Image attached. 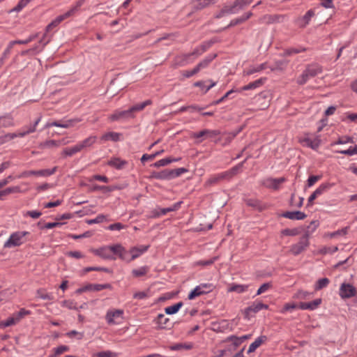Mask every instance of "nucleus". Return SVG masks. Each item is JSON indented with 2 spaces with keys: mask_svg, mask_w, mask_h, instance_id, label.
<instances>
[{
  "mask_svg": "<svg viewBox=\"0 0 357 357\" xmlns=\"http://www.w3.org/2000/svg\"><path fill=\"white\" fill-rule=\"evenodd\" d=\"M318 226L319 222L317 220H313L310 222V225L307 227V230L300 238L299 241L291 246L290 252L294 255H299L308 247L310 234L314 231Z\"/></svg>",
  "mask_w": 357,
  "mask_h": 357,
  "instance_id": "obj_1",
  "label": "nucleus"
},
{
  "mask_svg": "<svg viewBox=\"0 0 357 357\" xmlns=\"http://www.w3.org/2000/svg\"><path fill=\"white\" fill-rule=\"evenodd\" d=\"M322 73V67L318 63H312L306 66L305 70L302 75L298 78L297 83L303 85L307 82L310 78L314 77L317 75Z\"/></svg>",
  "mask_w": 357,
  "mask_h": 357,
  "instance_id": "obj_2",
  "label": "nucleus"
},
{
  "mask_svg": "<svg viewBox=\"0 0 357 357\" xmlns=\"http://www.w3.org/2000/svg\"><path fill=\"white\" fill-rule=\"evenodd\" d=\"M29 234V231L14 232L11 234L9 238L4 243L3 247L10 248L21 245L25 242L24 238Z\"/></svg>",
  "mask_w": 357,
  "mask_h": 357,
  "instance_id": "obj_3",
  "label": "nucleus"
},
{
  "mask_svg": "<svg viewBox=\"0 0 357 357\" xmlns=\"http://www.w3.org/2000/svg\"><path fill=\"white\" fill-rule=\"evenodd\" d=\"M120 248V244H116L111 246H105L97 250H94L95 255L102 257L105 259H114V255H116L119 252L118 249Z\"/></svg>",
  "mask_w": 357,
  "mask_h": 357,
  "instance_id": "obj_4",
  "label": "nucleus"
},
{
  "mask_svg": "<svg viewBox=\"0 0 357 357\" xmlns=\"http://www.w3.org/2000/svg\"><path fill=\"white\" fill-rule=\"evenodd\" d=\"M214 286L211 283H202L192 289L188 296L189 300H192L197 296L207 294L213 291Z\"/></svg>",
  "mask_w": 357,
  "mask_h": 357,
  "instance_id": "obj_5",
  "label": "nucleus"
},
{
  "mask_svg": "<svg viewBox=\"0 0 357 357\" xmlns=\"http://www.w3.org/2000/svg\"><path fill=\"white\" fill-rule=\"evenodd\" d=\"M357 290L352 284L342 283L340 287L339 294L342 299L350 298L356 296Z\"/></svg>",
  "mask_w": 357,
  "mask_h": 357,
  "instance_id": "obj_6",
  "label": "nucleus"
},
{
  "mask_svg": "<svg viewBox=\"0 0 357 357\" xmlns=\"http://www.w3.org/2000/svg\"><path fill=\"white\" fill-rule=\"evenodd\" d=\"M57 169V167H54L52 169H45L40 170H30L24 171L20 176V178L27 177L29 176H48L54 174Z\"/></svg>",
  "mask_w": 357,
  "mask_h": 357,
  "instance_id": "obj_7",
  "label": "nucleus"
},
{
  "mask_svg": "<svg viewBox=\"0 0 357 357\" xmlns=\"http://www.w3.org/2000/svg\"><path fill=\"white\" fill-rule=\"evenodd\" d=\"M255 101L258 104L259 109H264L269 106L271 93L268 91H264L255 97Z\"/></svg>",
  "mask_w": 357,
  "mask_h": 357,
  "instance_id": "obj_8",
  "label": "nucleus"
},
{
  "mask_svg": "<svg viewBox=\"0 0 357 357\" xmlns=\"http://www.w3.org/2000/svg\"><path fill=\"white\" fill-rule=\"evenodd\" d=\"M286 181L285 178L281 177L278 178H266L261 181V184L270 189L277 190L280 188V185Z\"/></svg>",
  "mask_w": 357,
  "mask_h": 357,
  "instance_id": "obj_9",
  "label": "nucleus"
},
{
  "mask_svg": "<svg viewBox=\"0 0 357 357\" xmlns=\"http://www.w3.org/2000/svg\"><path fill=\"white\" fill-rule=\"evenodd\" d=\"M84 0L77 1L76 2L75 5L73 6L69 10L66 12L64 14L56 17V19L54 20L56 21V22L59 24L65 19H67V18L73 16V15H75L78 11L79 8L82 6V4L84 3Z\"/></svg>",
  "mask_w": 357,
  "mask_h": 357,
  "instance_id": "obj_10",
  "label": "nucleus"
},
{
  "mask_svg": "<svg viewBox=\"0 0 357 357\" xmlns=\"http://www.w3.org/2000/svg\"><path fill=\"white\" fill-rule=\"evenodd\" d=\"M268 308V305L266 304H264L261 302L257 303H254L250 306L246 307L244 310V318L246 319H250L251 313H257L262 309L267 310Z\"/></svg>",
  "mask_w": 357,
  "mask_h": 357,
  "instance_id": "obj_11",
  "label": "nucleus"
},
{
  "mask_svg": "<svg viewBox=\"0 0 357 357\" xmlns=\"http://www.w3.org/2000/svg\"><path fill=\"white\" fill-rule=\"evenodd\" d=\"M245 204L259 211H262L267 209L269 205L266 203H263L261 201L256 199H248L245 200Z\"/></svg>",
  "mask_w": 357,
  "mask_h": 357,
  "instance_id": "obj_12",
  "label": "nucleus"
},
{
  "mask_svg": "<svg viewBox=\"0 0 357 357\" xmlns=\"http://www.w3.org/2000/svg\"><path fill=\"white\" fill-rule=\"evenodd\" d=\"M220 134V131L218 130L204 129L198 132L192 133V137L195 139H199L202 137L212 138L217 135H219Z\"/></svg>",
  "mask_w": 357,
  "mask_h": 357,
  "instance_id": "obj_13",
  "label": "nucleus"
},
{
  "mask_svg": "<svg viewBox=\"0 0 357 357\" xmlns=\"http://www.w3.org/2000/svg\"><path fill=\"white\" fill-rule=\"evenodd\" d=\"M133 117L134 115L131 114L130 109H128L123 111H116L114 114L109 116V119L112 121H116L120 119H126Z\"/></svg>",
  "mask_w": 357,
  "mask_h": 357,
  "instance_id": "obj_14",
  "label": "nucleus"
},
{
  "mask_svg": "<svg viewBox=\"0 0 357 357\" xmlns=\"http://www.w3.org/2000/svg\"><path fill=\"white\" fill-rule=\"evenodd\" d=\"M284 16L282 15H265L261 18V21L268 24L280 23L283 21Z\"/></svg>",
  "mask_w": 357,
  "mask_h": 357,
  "instance_id": "obj_15",
  "label": "nucleus"
},
{
  "mask_svg": "<svg viewBox=\"0 0 357 357\" xmlns=\"http://www.w3.org/2000/svg\"><path fill=\"white\" fill-rule=\"evenodd\" d=\"M215 3V0H192V9L194 11L202 10L211 4Z\"/></svg>",
  "mask_w": 357,
  "mask_h": 357,
  "instance_id": "obj_16",
  "label": "nucleus"
},
{
  "mask_svg": "<svg viewBox=\"0 0 357 357\" xmlns=\"http://www.w3.org/2000/svg\"><path fill=\"white\" fill-rule=\"evenodd\" d=\"M150 245H140L138 247H132L130 249V259H135L139 257L142 254L146 252Z\"/></svg>",
  "mask_w": 357,
  "mask_h": 357,
  "instance_id": "obj_17",
  "label": "nucleus"
},
{
  "mask_svg": "<svg viewBox=\"0 0 357 357\" xmlns=\"http://www.w3.org/2000/svg\"><path fill=\"white\" fill-rule=\"evenodd\" d=\"M282 216L290 220H303L307 217V215L300 211H286L282 214Z\"/></svg>",
  "mask_w": 357,
  "mask_h": 357,
  "instance_id": "obj_18",
  "label": "nucleus"
},
{
  "mask_svg": "<svg viewBox=\"0 0 357 357\" xmlns=\"http://www.w3.org/2000/svg\"><path fill=\"white\" fill-rule=\"evenodd\" d=\"M123 314L122 310H110L107 312L105 318L109 324H116L114 319L122 317Z\"/></svg>",
  "mask_w": 357,
  "mask_h": 357,
  "instance_id": "obj_19",
  "label": "nucleus"
},
{
  "mask_svg": "<svg viewBox=\"0 0 357 357\" xmlns=\"http://www.w3.org/2000/svg\"><path fill=\"white\" fill-rule=\"evenodd\" d=\"M97 141V137L92 135L77 144L80 151L91 148Z\"/></svg>",
  "mask_w": 357,
  "mask_h": 357,
  "instance_id": "obj_20",
  "label": "nucleus"
},
{
  "mask_svg": "<svg viewBox=\"0 0 357 357\" xmlns=\"http://www.w3.org/2000/svg\"><path fill=\"white\" fill-rule=\"evenodd\" d=\"M321 303V298H317L311 302L304 303L301 302L298 305V308L301 310H315L319 307V305Z\"/></svg>",
  "mask_w": 357,
  "mask_h": 357,
  "instance_id": "obj_21",
  "label": "nucleus"
},
{
  "mask_svg": "<svg viewBox=\"0 0 357 357\" xmlns=\"http://www.w3.org/2000/svg\"><path fill=\"white\" fill-rule=\"evenodd\" d=\"M149 178L160 180H171L169 169H165L160 172H152Z\"/></svg>",
  "mask_w": 357,
  "mask_h": 357,
  "instance_id": "obj_22",
  "label": "nucleus"
},
{
  "mask_svg": "<svg viewBox=\"0 0 357 357\" xmlns=\"http://www.w3.org/2000/svg\"><path fill=\"white\" fill-rule=\"evenodd\" d=\"M79 121L77 119H70L65 121H53L50 123H48L47 125V127L50 126H56V127H60L63 128H68L73 126V123L75 122H78Z\"/></svg>",
  "mask_w": 357,
  "mask_h": 357,
  "instance_id": "obj_23",
  "label": "nucleus"
},
{
  "mask_svg": "<svg viewBox=\"0 0 357 357\" xmlns=\"http://www.w3.org/2000/svg\"><path fill=\"white\" fill-rule=\"evenodd\" d=\"M266 80V78H260L259 79L255 80V82H250L247 85H245L240 89L237 90L238 92L242 91H248L251 89H255L262 86Z\"/></svg>",
  "mask_w": 357,
  "mask_h": 357,
  "instance_id": "obj_24",
  "label": "nucleus"
},
{
  "mask_svg": "<svg viewBox=\"0 0 357 357\" xmlns=\"http://www.w3.org/2000/svg\"><path fill=\"white\" fill-rule=\"evenodd\" d=\"M154 321L158 325V329H163L166 328L168 326V323L169 322V319L165 317V316L163 314H159Z\"/></svg>",
  "mask_w": 357,
  "mask_h": 357,
  "instance_id": "obj_25",
  "label": "nucleus"
},
{
  "mask_svg": "<svg viewBox=\"0 0 357 357\" xmlns=\"http://www.w3.org/2000/svg\"><path fill=\"white\" fill-rule=\"evenodd\" d=\"M267 340V337L266 335H261L257 337L249 347L248 350V353L254 352L259 347L261 346L262 343Z\"/></svg>",
  "mask_w": 357,
  "mask_h": 357,
  "instance_id": "obj_26",
  "label": "nucleus"
},
{
  "mask_svg": "<svg viewBox=\"0 0 357 357\" xmlns=\"http://www.w3.org/2000/svg\"><path fill=\"white\" fill-rule=\"evenodd\" d=\"M126 164H127V162L126 160H122L119 158H112L107 162V165L109 166L115 167L117 169H123Z\"/></svg>",
  "mask_w": 357,
  "mask_h": 357,
  "instance_id": "obj_27",
  "label": "nucleus"
},
{
  "mask_svg": "<svg viewBox=\"0 0 357 357\" xmlns=\"http://www.w3.org/2000/svg\"><path fill=\"white\" fill-rule=\"evenodd\" d=\"M180 160H181V158H172V157L166 158H163V159H161V160L155 162V163L151 165V166H153L155 167H163V166H166L173 162L179 161Z\"/></svg>",
  "mask_w": 357,
  "mask_h": 357,
  "instance_id": "obj_28",
  "label": "nucleus"
},
{
  "mask_svg": "<svg viewBox=\"0 0 357 357\" xmlns=\"http://www.w3.org/2000/svg\"><path fill=\"white\" fill-rule=\"evenodd\" d=\"M237 13V10L235 9L234 5L229 6H225L220 10V11L215 15L216 18H221L227 14H235Z\"/></svg>",
  "mask_w": 357,
  "mask_h": 357,
  "instance_id": "obj_29",
  "label": "nucleus"
},
{
  "mask_svg": "<svg viewBox=\"0 0 357 357\" xmlns=\"http://www.w3.org/2000/svg\"><path fill=\"white\" fill-rule=\"evenodd\" d=\"M252 15V13L248 12L245 13L241 17L232 20L227 27H231L237 24H241L248 20Z\"/></svg>",
  "mask_w": 357,
  "mask_h": 357,
  "instance_id": "obj_30",
  "label": "nucleus"
},
{
  "mask_svg": "<svg viewBox=\"0 0 357 357\" xmlns=\"http://www.w3.org/2000/svg\"><path fill=\"white\" fill-rule=\"evenodd\" d=\"M118 250L119 252H116V255L121 259L128 263L133 261V259H130V253L129 251H127L121 245H120V248L119 250L118 249Z\"/></svg>",
  "mask_w": 357,
  "mask_h": 357,
  "instance_id": "obj_31",
  "label": "nucleus"
},
{
  "mask_svg": "<svg viewBox=\"0 0 357 357\" xmlns=\"http://www.w3.org/2000/svg\"><path fill=\"white\" fill-rule=\"evenodd\" d=\"M217 56L216 54H210L207 56L204 59L200 61L196 66L200 71L202 69L206 68L209 63Z\"/></svg>",
  "mask_w": 357,
  "mask_h": 357,
  "instance_id": "obj_32",
  "label": "nucleus"
},
{
  "mask_svg": "<svg viewBox=\"0 0 357 357\" xmlns=\"http://www.w3.org/2000/svg\"><path fill=\"white\" fill-rule=\"evenodd\" d=\"M152 104V101L151 100H146L143 102L136 104L131 107L129 109L131 114H133L135 112H139L143 110L146 106L151 105Z\"/></svg>",
  "mask_w": 357,
  "mask_h": 357,
  "instance_id": "obj_33",
  "label": "nucleus"
},
{
  "mask_svg": "<svg viewBox=\"0 0 357 357\" xmlns=\"http://www.w3.org/2000/svg\"><path fill=\"white\" fill-rule=\"evenodd\" d=\"M303 142L307 146L310 147L314 150L317 149L320 145V139L318 138L310 139L309 137H305Z\"/></svg>",
  "mask_w": 357,
  "mask_h": 357,
  "instance_id": "obj_34",
  "label": "nucleus"
},
{
  "mask_svg": "<svg viewBox=\"0 0 357 357\" xmlns=\"http://www.w3.org/2000/svg\"><path fill=\"white\" fill-rule=\"evenodd\" d=\"M20 192L19 186L9 187L4 190H0V200L3 199V197L7 196L12 193H17Z\"/></svg>",
  "mask_w": 357,
  "mask_h": 357,
  "instance_id": "obj_35",
  "label": "nucleus"
},
{
  "mask_svg": "<svg viewBox=\"0 0 357 357\" xmlns=\"http://www.w3.org/2000/svg\"><path fill=\"white\" fill-rule=\"evenodd\" d=\"M252 0H235L233 5L237 13L251 3Z\"/></svg>",
  "mask_w": 357,
  "mask_h": 357,
  "instance_id": "obj_36",
  "label": "nucleus"
},
{
  "mask_svg": "<svg viewBox=\"0 0 357 357\" xmlns=\"http://www.w3.org/2000/svg\"><path fill=\"white\" fill-rule=\"evenodd\" d=\"M248 284H232L229 289V292H237V293H243L248 290Z\"/></svg>",
  "mask_w": 357,
  "mask_h": 357,
  "instance_id": "obj_37",
  "label": "nucleus"
},
{
  "mask_svg": "<svg viewBox=\"0 0 357 357\" xmlns=\"http://www.w3.org/2000/svg\"><path fill=\"white\" fill-rule=\"evenodd\" d=\"M149 271V267L147 266H142L137 269L132 271V275L135 278H139L145 275Z\"/></svg>",
  "mask_w": 357,
  "mask_h": 357,
  "instance_id": "obj_38",
  "label": "nucleus"
},
{
  "mask_svg": "<svg viewBox=\"0 0 357 357\" xmlns=\"http://www.w3.org/2000/svg\"><path fill=\"white\" fill-rule=\"evenodd\" d=\"M120 133L114 132H109L103 135L101 137L102 140H112L113 142H118L120 139Z\"/></svg>",
  "mask_w": 357,
  "mask_h": 357,
  "instance_id": "obj_39",
  "label": "nucleus"
},
{
  "mask_svg": "<svg viewBox=\"0 0 357 357\" xmlns=\"http://www.w3.org/2000/svg\"><path fill=\"white\" fill-rule=\"evenodd\" d=\"M182 306H183V302H178L173 305L167 307L165 309V313L167 314H176Z\"/></svg>",
  "mask_w": 357,
  "mask_h": 357,
  "instance_id": "obj_40",
  "label": "nucleus"
},
{
  "mask_svg": "<svg viewBox=\"0 0 357 357\" xmlns=\"http://www.w3.org/2000/svg\"><path fill=\"white\" fill-rule=\"evenodd\" d=\"M224 342H231L233 345V350H235L240 344H242L241 339L235 335H230L227 337ZM232 350V349H231Z\"/></svg>",
  "mask_w": 357,
  "mask_h": 357,
  "instance_id": "obj_41",
  "label": "nucleus"
},
{
  "mask_svg": "<svg viewBox=\"0 0 357 357\" xmlns=\"http://www.w3.org/2000/svg\"><path fill=\"white\" fill-rule=\"evenodd\" d=\"M90 291H100L105 289H111L112 286L110 284H89Z\"/></svg>",
  "mask_w": 357,
  "mask_h": 357,
  "instance_id": "obj_42",
  "label": "nucleus"
},
{
  "mask_svg": "<svg viewBox=\"0 0 357 357\" xmlns=\"http://www.w3.org/2000/svg\"><path fill=\"white\" fill-rule=\"evenodd\" d=\"M188 172V169L185 167L177 168L174 169H169L170 178L173 179L174 178L178 177L183 173H186Z\"/></svg>",
  "mask_w": 357,
  "mask_h": 357,
  "instance_id": "obj_43",
  "label": "nucleus"
},
{
  "mask_svg": "<svg viewBox=\"0 0 357 357\" xmlns=\"http://www.w3.org/2000/svg\"><path fill=\"white\" fill-rule=\"evenodd\" d=\"M37 296L43 300L52 301L54 299V296L52 294L47 293L45 289H40L36 292Z\"/></svg>",
  "mask_w": 357,
  "mask_h": 357,
  "instance_id": "obj_44",
  "label": "nucleus"
},
{
  "mask_svg": "<svg viewBox=\"0 0 357 357\" xmlns=\"http://www.w3.org/2000/svg\"><path fill=\"white\" fill-rule=\"evenodd\" d=\"M329 282H330V280L327 278H321V279L318 280V281L317 282L315 287H314V289L316 291L321 290V289L326 287L328 286V284H329Z\"/></svg>",
  "mask_w": 357,
  "mask_h": 357,
  "instance_id": "obj_45",
  "label": "nucleus"
},
{
  "mask_svg": "<svg viewBox=\"0 0 357 357\" xmlns=\"http://www.w3.org/2000/svg\"><path fill=\"white\" fill-rule=\"evenodd\" d=\"M31 0H20L17 5L14 7L13 9L8 11L9 13L13 12H20L21 11Z\"/></svg>",
  "mask_w": 357,
  "mask_h": 357,
  "instance_id": "obj_46",
  "label": "nucleus"
},
{
  "mask_svg": "<svg viewBox=\"0 0 357 357\" xmlns=\"http://www.w3.org/2000/svg\"><path fill=\"white\" fill-rule=\"evenodd\" d=\"M59 24L56 22V21L54 20L51 23H50L45 28V33L43 36V38L41 39L40 43L44 42V45H46L49 43L50 39H47V40H45V37H46L47 33L52 30L53 28L57 26Z\"/></svg>",
  "mask_w": 357,
  "mask_h": 357,
  "instance_id": "obj_47",
  "label": "nucleus"
},
{
  "mask_svg": "<svg viewBox=\"0 0 357 357\" xmlns=\"http://www.w3.org/2000/svg\"><path fill=\"white\" fill-rule=\"evenodd\" d=\"M331 187V184L330 183H322L319 185L318 188L316 189V190L313 192L314 195L317 197L318 196L323 194L324 192H326L327 190H328Z\"/></svg>",
  "mask_w": 357,
  "mask_h": 357,
  "instance_id": "obj_48",
  "label": "nucleus"
},
{
  "mask_svg": "<svg viewBox=\"0 0 357 357\" xmlns=\"http://www.w3.org/2000/svg\"><path fill=\"white\" fill-rule=\"evenodd\" d=\"M301 231V230L300 228L284 229L282 230L281 234L284 236H294L298 235Z\"/></svg>",
  "mask_w": 357,
  "mask_h": 357,
  "instance_id": "obj_49",
  "label": "nucleus"
},
{
  "mask_svg": "<svg viewBox=\"0 0 357 357\" xmlns=\"http://www.w3.org/2000/svg\"><path fill=\"white\" fill-rule=\"evenodd\" d=\"M181 202L175 203L172 206L164 208H160L161 215H164L169 212L178 210L181 206Z\"/></svg>",
  "mask_w": 357,
  "mask_h": 357,
  "instance_id": "obj_50",
  "label": "nucleus"
},
{
  "mask_svg": "<svg viewBox=\"0 0 357 357\" xmlns=\"http://www.w3.org/2000/svg\"><path fill=\"white\" fill-rule=\"evenodd\" d=\"M81 151L78 147V146L76 144L73 147L70 148H66L63 151V154L66 156H72L74 154Z\"/></svg>",
  "mask_w": 357,
  "mask_h": 357,
  "instance_id": "obj_51",
  "label": "nucleus"
},
{
  "mask_svg": "<svg viewBox=\"0 0 357 357\" xmlns=\"http://www.w3.org/2000/svg\"><path fill=\"white\" fill-rule=\"evenodd\" d=\"M266 63H264L260 64L257 67H255V68H252L249 69L248 70H247L245 72V74L247 75H250L254 74L255 73L260 72V71L266 69Z\"/></svg>",
  "mask_w": 357,
  "mask_h": 357,
  "instance_id": "obj_52",
  "label": "nucleus"
},
{
  "mask_svg": "<svg viewBox=\"0 0 357 357\" xmlns=\"http://www.w3.org/2000/svg\"><path fill=\"white\" fill-rule=\"evenodd\" d=\"M63 224V223L57 221V222H48V223H47V224H45L44 225H42L41 222H39L38 223V225L40 227V229H52V228H54V227H56L61 226Z\"/></svg>",
  "mask_w": 357,
  "mask_h": 357,
  "instance_id": "obj_53",
  "label": "nucleus"
},
{
  "mask_svg": "<svg viewBox=\"0 0 357 357\" xmlns=\"http://www.w3.org/2000/svg\"><path fill=\"white\" fill-rule=\"evenodd\" d=\"M336 153L348 155H352L354 154H357V145H356L354 147H350L349 149L347 150H341V151H336Z\"/></svg>",
  "mask_w": 357,
  "mask_h": 357,
  "instance_id": "obj_54",
  "label": "nucleus"
},
{
  "mask_svg": "<svg viewBox=\"0 0 357 357\" xmlns=\"http://www.w3.org/2000/svg\"><path fill=\"white\" fill-rule=\"evenodd\" d=\"M237 90L231 89L227 91L222 98L220 99L215 100L211 103V105H216L224 101L226 98H227L232 93L237 92Z\"/></svg>",
  "mask_w": 357,
  "mask_h": 357,
  "instance_id": "obj_55",
  "label": "nucleus"
},
{
  "mask_svg": "<svg viewBox=\"0 0 357 357\" xmlns=\"http://www.w3.org/2000/svg\"><path fill=\"white\" fill-rule=\"evenodd\" d=\"M40 119H41V117L38 118L36 119V121L34 122L33 125L31 126V127L26 132L20 133L19 135L21 137H23L25 135L35 132L36 128L37 125L38 124V123L40 122Z\"/></svg>",
  "mask_w": 357,
  "mask_h": 357,
  "instance_id": "obj_56",
  "label": "nucleus"
},
{
  "mask_svg": "<svg viewBox=\"0 0 357 357\" xmlns=\"http://www.w3.org/2000/svg\"><path fill=\"white\" fill-rule=\"evenodd\" d=\"M61 305L62 306L66 307L68 309L78 310L76 303H74L73 301L65 300L62 301Z\"/></svg>",
  "mask_w": 357,
  "mask_h": 357,
  "instance_id": "obj_57",
  "label": "nucleus"
},
{
  "mask_svg": "<svg viewBox=\"0 0 357 357\" xmlns=\"http://www.w3.org/2000/svg\"><path fill=\"white\" fill-rule=\"evenodd\" d=\"M69 350V347L66 345H61L56 348L54 349V353L53 354V356H57L60 354H63L65 351H68Z\"/></svg>",
  "mask_w": 357,
  "mask_h": 357,
  "instance_id": "obj_58",
  "label": "nucleus"
},
{
  "mask_svg": "<svg viewBox=\"0 0 357 357\" xmlns=\"http://www.w3.org/2000/svg\"><path fill=\"white\" fill-rule=\"evenodd\" d=\"M17 322H18L17 320L16 319L15 317L13 315V317H9L6 321H3L1 323V325L4 327H8V326L15 325Z\"/></svg>",
  "mask_w": 357,
  "mask_h": 357,
  "instance_id": "obj_59",
  "label": "nucleus"
},
{
  "mask_svg": "<svg viewBox=\"0 0 357 357\" xmlns=\"http://www.w3.org/2000/svg\"><path fill=\"white\" fill-rule=\"evenodd\" d=\"M288 61L287 60H280L275 62V66L271 68L272 70L275 69L282 70L287 66Z\"/></svg>",
  "mask_w": 357,
  "mask_h": 357,
  "instance_id": "obj_60",
  "label": "nucleus"
},
{
  "mask_svg": "<svg viewBox=\"0 0 357 357\" xmlns=\"http://www.w3.org/2000/svg\"><path fill=\"white\" fill-rule=\"evenodd\" d=\"M272 287V284L271 282H266V283H264L263 284H261L260 286V287L258 289L257 291V294L256 295H260L262 293H264L265 291H266L268 289H269L271 287Z\"/></svg>",
  "mask_w": 357,
  "mask_h": 357,
  "instance_id": "obj_61",
  "label": "nucleus"
},
{
  "mask_svg": "<svg viewBox=\"0 0 357 357\" xmlns=\"http://www.w3.org/2000/svg\"><path fill=\"white\" fill-rule=\"evenodd\" d=\"M314 15V11L312 9L307 11L305 15L303 17V20L304 21V25H306L309 23L311 18Z\"/></svg>",
  "mask_w": 357,
  "mask_h": 357,
  "instance_id": "obj_62",
  "label": "nucleus"
},
{
  "mask_svg": "<svg viewBox=\"0 0 357 357\" xmlns=\"http://www.w3.org/2000/svg\"><path fill=\"white\" fill-rule=\"evenodd\" d=\"M105 219V216L104 215H98L96 218L94 219H91V220H88L86 221V222L89 224V225H92V224H98V223H100V222H102L103 220Z\"/></svg>",
  "mask_w": 357,
  "mask_h": 357,
  "instance_id": "obj_63",
  "label": "nucleus"
},
{
  "mask_svg": "<svg viewBox=\"0 0 357 357\" xmlns=\"http://www.w3.org/2000/svg\"><path fill=\"white\" fill-rule=\"evenodd\" d=\"M96 355L97 357H117V354L116 353L110 351H100L97 353Z\"/></svg>",
  "mask_w": 357,
  "mask_h": 357,
  "instance_id": "obj_64",
  "label": "nucleus"
}]
</instances>
